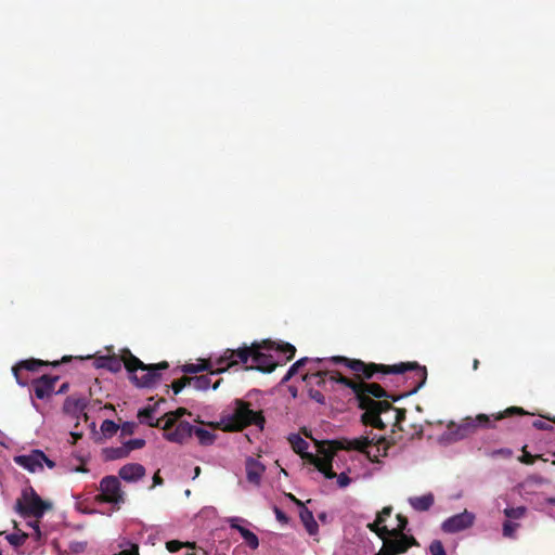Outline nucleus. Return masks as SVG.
Here are the masks:
<instances>
[{
	"label": "nucleus",
	"instance_id": "nucleus-1",
	"mask_svg": "<svg viewBox=\"0 0 555 555\" xmlns=\"http://www.w3.org/2000/svg\"><path fill=\"white\" fill-rule=\"evenodd\" d=\"M309 364L307 373L302 375L305 380L314 382L319 386L326 387L327 384H340L356 395L359 406L365 410L364 416L373 425L380 422L379 414L390 408L386 401H375L373 398H383L386 391L378 384H367L363 380L350 379L338 370L344 365L354 372L358 377L370 378L373 372L360 360H349L344 357L332 358H302L296 361L287 371L284 379H289L300 369Z\"/></svg>",
	"mask_w": 555,
	"mask_h": 555
},
{
	"label": "nucleus",
	"instance_id": "nucleus-2",
	"mask_svg": "<svg viewBox=\"0 0 555 555\" xmlns=\"http://www.w3.org/2000/svg\"><path fill=\"white\" fill-rule=\"evenodd\" d=\"M391 512V507H384L377 514L375 521L369 525V528L383 540V546L376 555H398L416 544L412 535H406L403 532L408 525L405 517L397 515L396 527L389 528L386 525V519L390 517Z\"/></svg>",
	"mask_w": 555,
	"mask_h": 555
},
{
	"label": "nucleus",
	"instance_id": "nucleus-3",
	"mask_svg": "<svg viewBox=\"0 0 555 555\" xmlns=\"http://www.w3.org/2000/svg\"><path fill=\"white\" fill-rule=\"evenodd\" d=\"M234 352L245 351L246 361L237 359L238 363L246 364V369L272 372L276 365L287 362L295 354V347L291 344H275L264 341L262 345L254 344L250 348H240Z\"/></svg>",
	"mask_w": 555,
	"mask_h": 555
},
{
	"label": "nucleus",
	"instance_id": "nucleus-4",
	"mask_svg": "<svg viewBox=\"0 0 555 555\" xmlns=\"http://www.w3.org/2000/svg\"><path fill=\"white\" fill-rule=\"evenodd\" d=\"M51 507L52 504L43 501L33 487H25L22 490L21 498L16 500L15 511L24 518H35L27 521V526L33 530L30 535L35 541H40L42 538L39 519Z\"/></svg>",
	"mask_w": 555,
	"mask_h": 555
},
{
	"label": "nucleus",
	"instance_id": "nucleus-5",
	"mask_svg": "<svg viewBox=\"0 0 555 555\" xmlns=\"http://www.w3.org/2000/svg\"><path fill=\"white\" fill-rule=\"evenodd\" d=\"M288 441L293 450L298 453L306 462L313 465L324 478H333L332 472V450L331 448H318L317 453L307 452L309 443L297 434H292Z\"/></svg>",
	"mask_w": 555,
	"mask_h": 555
},
{
	"label": "nucleus",
	"instance_id": "nucleus-6",
	"mask_svg": "<svg viewBox=\"0 0 555 555\" xmlns=\"http://www.w3.org/2000/svg\"><path fill=\"white\" fill-rule=\"evenodd\" d=\"M246 352H234L232 349H227L219 356H211L208 359H201L197 363H189L182 366V372L186 374H195L203 371H209L211 375H218L228 369L232 367L237 359L246 361Z\"/></svg>",
	"mask_w": 555,
	"mask_h": 555
},
{
	"label": "nucleus",
	"instance_id": "nucleus-7",
	"mask_svg": "<svg viewBox=\"0 0 555 555\" xmlns=\"http://www.w3.org/2000/svg\"><path fill=\"white\" fill-rule=\"evenodd\" d=\"M263 423V416L241 400H236L220 417V424L225 430H240L251 424L262 428Z\"/></svg>",
	"mask_w": 555,
	"mask_h": 555
},
{
	"label": "nucleus",
	"instance_id": "nucleus-8",
	"mask_svg": "<svg viewBox=\"0 0 555 555\" xmlns=\"http://www.w3.org/2000/svg\"><path fill=\"white\" fill-rule=\"evenodd\" d=\"M125 366L129 372L130 379L138 387H153L160 380V369H166L167 363L157 365H145L142 361L133 356H129L125 360Z\"/></svg>",
	"mask_w": 555,
	"mask_h": 555
},
{
	"label": "nucleus",
	"instance_id": "nucleus-9",
	"mask_svg": "<svg viewBox=\"0 0 555 555\" xmlns=\"http://www.w3.org/2000/svg\"><path fill=\"white\" fill-rule=\"evenodd\" d=\"M340 448L346 450L360 451L365 454L367 460L371 462L378 463L379 457L387 455L388 444L382 438L375 440L374 438L369 439L367 437H360L341 442Z\"/></svg>",
	"mask_w": 555,
	"mask_h": 555
},
{
	"label": "nucleus",
	"instance_id": "nucleus-10",
	"mask_svg": "<svg viewBox=\"0 0 555 555\" xmlns=\"http://www.w3.org/2000/svg\"><path fill=\"white\" fill-rule=\"evenodd\" d=\"M185 414V409H178L166 415L164 437L170 442L184 443L193 435V426L188 422H178Z\"/></svg>",
	"mask_w": 555,
	"mask_h": 555
},
{
	"label": "nucleus",
	"instance_id": "nucleus-11",
	"mask_svg": "<svg viewBox=\"0 0 555 555\" xmlns=\"http://www.w3.org/2000/svg\"><path fill=\"white\" fill-rule=\"evenodd\" d=\"M490 416L479 414L476 418L467 417L462 423H451L448 426L447 436L449 440H461L472 435L478 427H490Z\"/></svg>",
	"mask_w": 555,
	"mask_h": 555
},
{
	"label": "nucleus",
	"instance_id": "nucleus-12",
	"mask_svg": "<svg viewBox=\"0 0 555 555\" xmlns=\"http://www.w3.org/2000/svg\"><path fill=\"white\" fill-rule=\"evenodd\" d=\"M14 463L29 473H40L43 470V467L53 468L55 463L47 457V455L41 450H31L27 454H21L14 456Z\"/></svg>",
	"mask_w": 555,
	"mask_h": 555
},
{
	"label": "nucleus",
	"instance_id": "nucleus-13",
	"mask_svg": "<svg viewBox=\"0 0 555 555\" xmlns=\"http://www.w3.org/2000/svg\"><path fill=\"white\" fill-rule=\"evenodd\" d=\"M475 520L476 515L473 512L465 509L462 513L455 514L447 518L441 524V530L450 534L457 533L473 527Z\"/></svg>",
	"mask_w": 555,
	"mask_h": 555
},
{
	"label": "nucleus",
	"instance_id": "nucleus-14",
	"mask_svg": "<svg viewBox=\"0 0 555 555\" xmlns=\"http://www.w3.org/2000/svg\"><path fill=\"white\" fill-rule=\"evenodd\" d=\"M100 491L103 501L118 505L124 502V492L120 489V481L115 476H106L100 482Z\"/></svg>",
	"mask_w": 555,
	"mask_h": 555
},
{
	"label": "nucleus",
	"instance_id": "nucleus-15",
	"mask_svg": "<svg viewBox=\"0 0 555 555\" xmlns=\"http://www.w3.org/2000/svg\"><path fill=\"white\" fill-rule=\"evenodd\" d=\"M227 521L232 529H235L240 532L245 543L250 548L256 550L259 546V539L246 527L247 525H250L246 519L242 517H230Z\"/></svg>",
	"mask_w": 555,
	"mask_h": 555
},
{
	"label": "nucleus",
	"instance_id": "nucleus-16",
	"mask_svg": "<svg viewBox=\"0 0 555 555\" xmlns=\"http://www.w3.org/2000/svg\"><path fill=\"white\" fill-rule=\"evenodd\" d=\"M245 468L247 480L255 486H259L266 469L264 465L253 457H248L245 463Z\"/></svg>",
	"mask_w": 555,
	"mask_h": 555
},
{
	"label": "nucleus",
	"instance_id": "nucleus-17",
	"mask_svg": "<svg viewBox=\"0 0 555 555\" xmlns=\"http://www.w3.org/2000/svg\"><path fill=\"white\" fill-rule=\"evenodd\" d=\"M145 475V468L139 463L124 465L119 469V477L127 482H135Z\"/></svg>",
	"mask_w": 555,
	"mask_h": 555
},
{
	"label": "nucleus",
	"instance_id": "nucleus-18",
	"mask_svg": "<svg viewBox=\"0 0 555 555\" xmlns=\"http://www.w3.org/2000/svg\"><path fill=\"white\" fill-rule=\"evenodd\" d=\"M56 378H52L49 376H42L37 379L34 384V391L38 399H44L49 397L54 391V384Z\"/></svg>",
	"mask_w": 555,
	"mask_h": 555
},
{
	"label": "nucleus",
	"instance_id": "nucleus-19",
	"mask_svg": "<svg viewBox=\"0 0 555 555\" xmlns=\"http://www.w3.org/2000/svg\"><path fill=\"white\" fill-rule=\"evenodd\" d=\"M211 376L212 375L210 373L209 375L189 377V378H186L188 385L193 387L194 389L201 390V391L207 390L210 387L212 389H217L220 384V380L218 379L215 383H212Z\"/></svg>",
	"mask_w": 555,
	"mask_h": 555
},
{
	"label": "nucleus",
	"instance_id": "nucleus-20",
	"mask_svg": "<svg viewBox=\"0 0 555 555\" xmlns=\"http://www.w3.org/2000/svg\"><path fill=\"white\" fill-rule=\"evenodd\" d=\"M40 365H43L42 361L31 359V360H27V361H22L16 366H14L12 370H13V374L16 378L17 384L21 386L27 385V379L22 377V374H21L22 370L36 371L37 367Z\"/></svg>",
	"mask_w": 555,
	"mask_h": 555
},
{
	"label": "nucleus",
	"instance_id": "nucleus-21",
	"mask_svg": "<svg viewBox=\"0 0 555 555\" xmlns=\"http://www.w3.org/2000/svg\"><path fill=\"white\" fill-rule=\"evenodd\" d=\"M299 517L309 534L314 535L318 533L319 525L310 509L302 503H299Z\"/></svg>",
	"mask_w": 555,
	"mask_h": 555
},
{
	"label": "nucleus",
	"instance_id": "nucleus-22",
	"mask_svg": "<svg viewBox=\"0 0 555 555\" xmlns=\"http://www.w3.org/2000/svg\"><path fill=\"white\" fill-rule=\"evenodd\" d=\"M334 461V453L332 452V462ZM332 472L335 475L332 479L336 478V485L340 489H345L351 485L352 481L358 479V475L353 474L350 467L337 474L334 470V465L332 464Z\"/></svg>",
	"mask_w": 555,
	"mask_h": 555
},
{
	"label": "nucleus",
	"instance_id": "nucleus-23",
	"mask_svg": "<svg viewBox=\"0 0 555 555\" xmlns=\"http://www.w3.org/2000/svg\"><path fill=\"white\" fill-rule=\"evenodd\" d=\"M86 405L87 403L83 398L72 396L66 399L64 403V411L78 417L80 414H85Z\"/></svg>",
	"mask_w": 555,
	"mask_h": 555
},
{
	"label": "nucleus",
	"instance_id": "nucleus-24",
	"mask_svg": "<svg viewBox=\"0 0 555 555\" xmlns=\"http://www.w3.org/2000/svg\"><path fill=\"white\" fill-rule=\"evenodd\" d=\"M410 505L420 512L427 511L434 504V495L431 493H427L421 496H412L409 499Z\"/></svg>",
	"mask_w": 555,
	"mask_h": 555
},
{
	"label": "nucleus",
	"instance_id": "nucleus-25",
	"mask_svg": "<svg viewBox=\"0 0 555 555\" xmlns=\"http://www.w3.org/2000/svg\"><path fill=\"white\" fill-rule=\"evenodd\" d=\"M117 546L118 548H120V552L115 555H140L138 544L131 542L129 539L125 537H120L118 539Z\"/></svg>",
	"mask_w": 555,
	"mask_h": 555
},
{
	"label": "nucleus",
	"instance_id": "nucleus-26",
	"mask_svg": "<svg viewBox=\"0 0 555 555\" xmlns=\"http://www.w3.org/2000/svg\"><path fill=\"white\" fill-rule=\"evenodd\" d=\"M162 532V529L159 526H149V525H141V530L139 534L146 533V543L154 545L159 540V534Z\"/></svg>",
	"mask_w": 555,
	"mask_h": 555
},
{
	"label": "nucleus",
	"instance_id": "nucleus-27",
	"mask_svg": "<svg viewBox=\"0 0 555 555\" xmlns=\"http://www.w3.org/2000/svg\"><path fill=\"white\" fill-rule=\"evenodd\" d=\"M193 434L197 437L199 443L204 446H209L215 440V435L211 431L204 428L193 426Z\"/></svg>",
	"mask_w": 555,
	"mask_h": 555
},
{
	"label": "nucleus",
	"instance_id": "nucleus-28",
	"mask_svg": "<svg viewBox=\"0 0 555 555\" xmlns=\"http://www.w3.org/2000/svg\"><path fill=\"white\" fill-rule=\"evenodd\" d=\"M519 527L520 524L518 521L506 518L502 528L503 535L508 539H516V532Z\"/></svg>",
	"mask_w": 555,
	"mask_h": 555
},
{
	"label": "nucleus",
	"instance_id": "nucleus-29",
	"mask_svg": "<svg viewBox=\"0 0 555 555\" xmlns=\"http://www.w3.org/2000/svg\"><path fill=\"white\" fill-rule=\"evenodd\" d=\"M107 460H118L126 457L128 455V450L125 446L116 447V448H107L104 451Z\"/></svg>",
	"mask_w": 555,
	"mask_h": 555
},
{
	"label": "nucleus",
	"instance_id": "nucleus-30",
	"mask_svg": "<svg viewBox=\"0 0 555 555\" xmlns=\"http://www.w3.org/2000/svg\"><path fill=\"white\" fill-rule=\"evenodd\" d=\"M526 512H527V508L525 506L506 507L504 509V515L507 519L518 521L519 519L524 518Z\"/></svg>",
	"mask_w": 555,
	"mask_h": 555
},
{
	"label": "nucleus",
	"instance_id": "nucleus-31",
	"mask_svg": "<svg viewBox=\"0 0 555 555\" xmlns=\"http://www.w3.org/2000/svg\"><path fill=\"white\" fill-rule=\"evenodd\" d=\"M117 430H118V425L111 420H105L101 424V431H102L103 436L106 438L115 435L117 433Z\"/></svg>",
	"mask_w": 555,
	"mask_h": 555
},
{
	"label": "nucleus",
	"instance_id": "nucleus-32",
	"mask_svg": "<svg viewBox=\"0 0 555 555\" xmlns=\"http://www.w3.org/2000/svg\"><path fill=\"white\" fill-rule=\"evenodd\" d=\"M98 366L107 367L109 371H118L120 367V362L114 358H101L99 360Z\"/></svg>",
	"mask_w": 555,
	"mask_h": 555
},
{
	"label": "nucleus",
	"instance_id": "nucleus-33",
	"mask_svg": "<svg viewBox=\"0 0 555 555\" xmlns=\"http://www.w3.org/2000/svg\"><path fill=\"white\" fill-rule=\"evenodd\" d=\"M430 555H446L444 547L439 540H435L429 545Z\"/></svg>",
	"mask_w": 555,
	"mask_h": 555
},
{
	"label": "nucleus",
	"instance_id": "nucleus-34",
	"mask_svg": "<svg viewBox=\"0 0 555 555\" xmlns=\"http://www.w3.org/2000/svg\"><path fill=\"white\" fill-rule=\"evenodd\" d=\"M145 444V441L143 439H131L128 440L124 446L128 450V454L137 449H141Z\"/></svg>",
	"mask_w": 555,
	"mask_h": 555
},
{
	"label": "nucleus",
	"instance_id": "nucleus-35",
	"mask_svg": "<svg viewBox=\"0 0 555 555\" xmlns=\"http://www.w3.org/2000/svg\"><path fill=\"white\" fill-rule=\"evenodd\" d=\"M513 413H524V411L519 408H509L504 413L493 414V421H499L503 418L506 415L513 414Z\"/></svg>",
	"mask_w": 555,
	"mask_h": 555
},
{
	"label": "nucleus",
	"instance_id": "nucleus-36",
	"mask_svg": "<svg viewBox=\"0 0 555 555\" xmlns=\"http://www.w3.org/2000/svg\"><path fill=\"white\" fill-rule=\"evenodd\" d=\"M408 370V364L400 363L390 366L386 372L387 373H395V374H401Z\"/></svg>",
	"mask_w": 555,
	"mask_h": 555
},
{
	"label": "nucleus",
	"instance_id": "nucleus-37",
	"mask_svg": "<svg viewBox=\"0 0 555 555\" xmlns=\"http://www.w3.org/2000/svg\"><path fill=\"white\" fill-rule=\"evenodd\" d=\"M182 546H183V543H181V542H179L177 540L168 541L166 543V548L170 553H175V552L179 551Z\"/></svg>",
	"mask_w": 555,
	"mask_h": 555
},
{
	"label": "nucleus",
	"instance_id": "nucleus-38",
	"mask_svg": "<svg viewBox=\"0 0 555 555\" xmlns=\"http://www.w3.org/2000/svg\"><path fill=\"white\" fill-rule=\"evenodd\" d=\"M30 534H31V533H29V534H23V535H18V534H11V535H9V537H8V540H9V542H10V543H12V544H14V545H20V544H22V543H23L24 539H25L27 535L31 537Z\"/></svg>",
	"mask_w": 555,
	"mask_h": 555
},
{
	"label": "nucleus",
	"instance_id": "nucleus-39",
	"mask_svg": "<svg viewBox=\"0 0 555 555\" xmlns=\"http://www.w3.org/2000/svg\"><path fill=\"white\" fill-rule=\"evenodd\" d=\"M188 385L186 378L179 379L172 383V390L177 395Z\"/></svg>",
	"mask_w": 555,
	"mask_h": 555
},
{
	"label": "nucleus",
	"instance_id": "nucleus-40",
	"mask_svg": "<svg viewBox=\"0 0 555 555\" xmlns=\"http://www.w3.org/2000/svg\"><path fill=\"white\" fill-rule=\"evenodd\" d=\"M87 543L86 542H73L70 543V551L74 553H81L86 550Z\"/></svg>",
	"mask_w": 555,
	"mask_h": 555
},
{
	"label": "nucleus",
	"instance_id": "nucleus-41",
	"mask_svg": "<svg viewBox=\"0 0 555 555\" xmlns=\"http://www.w3.org/2000/svg\"><path fill=\"white\" fill-rule=\"evenodd\" d=\"M533 426L541 430H550L552 428L546 422L538 420L533 422Z\"/></svg>",
	"mask_w": 555,
	"mask_h": 555
},
{
	"label": "nucleus",
	"instance_id": "nucleus-42",
	"mask_svg": "<svg viewBox=\"0 0 555 555\" xmlns=\"http://www.w3.org/2000/svg\"><path fill=\"white\" fill-rule=\"evenodd\" d=\"M548 505L555 506V498H546L543 502L540 503L542 511H546Z\"/></svg>",
	"mask_w": 555,
	"mask_h": 555
},
{
	"label": "nucleus",
	"instance_id": "nucleus-43",
	"mask_svg": "<svg viewBox=\"0 0 555 555\" xmlns=\"http://www.w3.org/2000/svg\"><path fill=\"white\" fill-rule=\"evenodd\" d=\"M520 462L525 464H532L533 463V456L527 452L522 454V456L519 459Z\"/></svg>",
	"mask_w": 555,
	"mask_h": 555
},
{
	"label": "nucleus",
	"instance_id": "nucleus-44",
	"mask_svg": "<svg viewBox=\"0 0 555 555\" xmlns=\"http://www.w3.org/2000/svg\"><path fill=\"white\" fill-rule=\"evenodd\" d=\"M275 516H276V519L281 522L287 521L286 515L279 508H275Z\"/></svg>",
	"mask_w": 555,
	"mask_h": 555
},
{
	"label": "nucleus",
	"instance_id": "nucleus-45",
	"mask_svg": "<svg viewBox=\"0 0 555 555\" xmlns=\"http://www.w3.org/2000/svg\"><path fill=\"white\" fill-rule=\"evenodd\" d=\"M311 397H312L314 400H317L318 402H320V403H323V402H324V398H323V396H322L320 392H318V391H315L314 393H311Z\"/></svg>",
	"mask_w": 555,
	"mask_h": 555
},
{
	"label": "nucleus",
	"instance_id": "nucleus-46",
	"mask_svg": "<svg viewBox=\"0 0 555 555\" xmlns=\"http://www.w3.org/2000/svg\"><path fill=\"white\" fill-rule=\"evenodd\" d=\"M418 374L423 377V380L425 379L426 371L424 367H418Z\"/></svg>",
	"mask_w": 555,
	"mask_h": 555
},
{
	"label": "nucleus",
	"instance_id": "nucleus-47",
	"mask_svg": "<svg viewBox=\"0 0 555 555\" xmlns=\"http://www.w3.org/2000/svg\"><path fill=\"white\" fill-rule=\"evenodd\" d=\"M160 482H162V479L159 477L155 476L154 477V483L155 485H160Z\"/></svg>",
	"mask_w": 555,
	"mask_h": 555
},
{
	"label": "nucleus",
	"instance_id": "nucleus-48",
	"mask_svg": "<svg viewBox=\"0 0 555 555\" xmlns=\"http://www.w3.org/2000/svg\"><path fill=\"white\" fill-rule=\"evenodd\" d=\"M478 364H479L478 360H475V361H474V364H473V366H474V370H477V367H478Z\"/></svg>",
	"mask_w": 555,
	"mask_h": 555
},
{
	"label": "nucleus",
	"instance_id": "nucleus-49",
	"mask_svg": "<svg viewBox=\"0 0 555 555\" xmlns=\"http://www.w3.org/2000/svg\"><path fill=\"white\" fill-rule=\"evenodd\" d=\"M199 474V467L195 468V475L197 476Z\"/></svg>",
	"mask_w": 555,
	"mask_h": 555
},
{
	"label": "nucleus",
	"instance_id": "nucleus-50",
	"mask_svg": "<svg viewBox=\"0 0 555 555\" xmlns=\"http://www.w3.org/2000/svg\"><path fill=\"white\" fill-rule=\"evenodd\" d=\"M0 444L2 446L3 443L0 441Z\"/></svg>",
	"mask_w": 555,
	"mask_h": 555
},
{
	"label": "nucleus",
	"instance_id": "nucleus-51",
	"mask_svg": "<svg viewBox=\"0 0 555 555\" xmlns=\"http://www.w3.org/2000/svg\"><path fill=\"white\" fill-rule=\"evenodd\" d=\"M554 455H555V452H554ZM554 464H555V461H554Z\"/></svg>",
	"mask_w": 555,
	"mask_h": 555
}]
</instances>
